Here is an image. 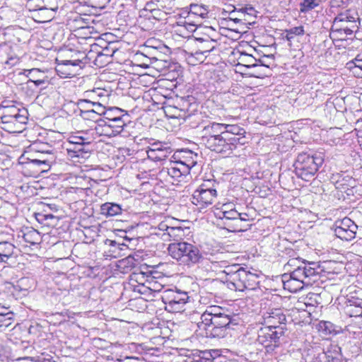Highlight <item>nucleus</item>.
<instances>
[{
  "mask_svg": "<svg viewBox=\"0 0 362 362\" xmlns=\"http://www.w3.org/2000/svg\"><path fill=\"white\" fill-rule=\"evenodd\" d=\"M197 23H200L197 21L189 22L185 20L183 21L178 22L177 25L180 28L179 30L180 32H182V29L183 28L189 33H192L196 30Z\"/></svg>",
  "mask_w": 362,
  "mask_h": 362,
  "instance_id": "obj_43",
  "label": "nucleus"
},
{
  "mask_svg": "<svg viewBox=\"0 0 362 362\" xmlns=\"http://www.w3.org/2000/svg\"><path fill=\"white\" fill-rule=\"evenodd\" d=\"M264 320L267 327L276 329V328H286V317L283 310L279 308L272 309L264 314Z\"/></svg>",
  "mask_w": 362,
  "mask_h": 362,
  "instance_id": "obj_16",
  "label": "nucleus"
},
{
  "mask_svg": "<svg viewBox=\"0 0 362 362\" xmlns=\"http://www.w3.org/2000/svg\"><path fill=\"white\" fill-rule=\"evenodd\" d=\"M27 160V162L23 163L35 165L39 168L40 171L45 172L49 169L52 163L54 160V157L51 156L50 158H46V159L28 158Z\"/></svg>",
  "mask_w": 362,
  "mask_h": 362,
  "instance_id": "obj_27",
  "label": "nucleus"
},
{
  "mask_svg": "<svg viewBox=\"0 0 362 362\" xmlns=\"http://www.w3.org/2000/svg\"><path fill=\"white\" fill-rule=\"evenodd\" d=\"M74 141H78V143H86V144H90L91 141L86 138H84L83 136H73L71 138V140L69 141V146L71 144H74Z\"/></svg>",
  "mask_w": 362,
  "mask_h": 362,
  "instance_id": "obj_54",
  "label": "nucleus"
},
{
  "mask_svg": "<svg viewBox=\"0 0 362 362\" xmlns=\"http://www.w3.org/2000/svg\"><path fill=\"white\" fill-rule=\"evenodd\" d=\"M204 54L196 55L194 53V64L203 62L206 58V56L204 57Z\"/></svg>",
  "mask_w": 362,
  "mask_h": 362,
  "instance_id": "obj_62",
  "label": "nucleus"
},
{
  "mask_svg": "<svg viewBox=\"0 0 362 362\" xmlns=\"http://www.w3.org/2000/svg\"><path fill=\"white\" fill-rule=\"evenodd\" d=\"M93 6L96 8H104L110 2V0H91Z\"/></svg>",
  "mask_w": 362,
  "mask_h": 362,
  "instance_id": "obj_55",
  "label": "nucleus"
},
{
  "mask_svg": "<svg viewBox=\"0 0 362 362\" xmlns=\"http://www.w3.org/2000/svg\"><path fill=\"white\" fill-rule=\"evenodd\" d=\"M16 250V247L9 242H0V257H2L4 262L11 257Z\"/></svg>",
  "mask_w": 362,
  "mask_h": 362,
  "instance_id": "obj_30",
  "label": "nucleus"
},
{
  "mask_svg": "<svg viewBox=\"0 0 362 362\" xmlns=\"http://www.w3.org/2000/svg\"><path fill=\"white\" fill-rule=\"evenodd\" d=\"M240 61L238 66H244L246 68H255L257 67V59L252 54L245 52H241L238 59Z\"/></svg>",
  "mask_w": 362,
  "mask_h": 362,
  "instance_id": "obj_32",
  "label": "nucleus"
},
{
  "mask_svg": "<svg viewBox=\"0 0 362 362\" xmlns=\"http://www.w3.org/2000/svg\"><path fill=\"white\" fill-rule=\"evenodd\" d=\"M304 262L305 261L301 260L299 257L291 258L284 265V269L291 273V269L296 270L298 266L303 265Z\"/></svg>",
  "mask_w": 362,
  "mask_h": 362,
  "instance_id": "obj_45",
  "label": "nucleus"
},
{
  "mask_svg": "<svg viewBox=\"0 0 362 362\" xmlns=\"http://www.w3.org/2000/svg\"><path fill=\"white\" fill-rule=\"evenodd\" d=\"M214 317H210L209 322L198 326L199 328L205 329L211 337L223 338L228 333L227 330L232 322L231 317L226 313H223L222 315Z\"/></svg>",
  "mask_w": 362,
  "mask_h": 362,
  "instance_id": "obj_9",
  "label": "nucleus"
},
{
  "mask_svg": "<svg viewBox=\"0 0 362 362\" xmlns=\"http://www.w3.org/2000/svg\"><path fill=\"white\" fill-rule=\"evenodd\" d=\"M42 327L38 323L35 322L30 325L28 328V333L34 337H40L42 332Z\"/></svg>",
  "mask_w": 362,
  "mask_h": 362,
  "instance_id": "obj_49",
  "label": "nucleus"
},
{
  "mask_svg": "<svg viewBox=\"0 0 362 362\" xmlns=\"http://www.w3.org/2000/svg\"><path fill=\"white\" fill-rule=\"evenodd\" d=\"M36 220L41 224L49 226L52 225L51 222H46L45 214L44 213H36L35 214Z\"/></svg>",
  "mask_w": 362,
  "mask_h": 362,
  "instance_id": "obj_53",
  "label": "nucleus"
},
{
  "mask_svg": "<svg viewBox=\"0 0 362 362\" xmlns=\"http://www.w3.org/2000/svg\"><path fill=\"white\" fill-rule=\"evenodd\" d=\"M323 158L320 154L300 153L294 163L296 175L305 181H310L323 163Z\"/></svg>",
  "mask_w": 362,
  "mask_h": 362,
  "instance_id": "obj_6",
  "label": "nucleus"
},
{
  "mask_svg": "<svg viewBox=\"0 0 362 362\" xmlns=\"http://www.w3.org/2000/svg\"><path fill=\"white\" fill-rule=\"evenodd\" d=\"M168 252L180 265L188 267L202 262L204 259L203 254L197 245L185 241L169 244Z\"/></svg>",
  "mask_w": 362,
  "mask_h": 362,
  "instance_id": "obj_1",
  "label": "nucleus"
},
{
  "mask_svg": "<svg viewBox=\"0 0 362 362\" xmlns=\"http://www.w3.org/2000/svg\"><path fill=\"white\" fill-rule=\"evenodd\" d=\"M286 328L276 329L264 327L258 331L257 341L262 344L267 352H272L281 344L280 339L284 335Z\"/></svg>",
  "mask_w": 362,
  "mask_h": 362,
  "instance_id": "obj_10",
  "label": "nucleus"
},
{
  "mask_svg": "<svg viewBox=\"0 0 362 362\" xmlns=\"http://www.w3.org/2000/svg\"><path fill=\"white\" fill-rule=\"evenodd\" d=\"M90 144L74 141V144H71L66 148L68 156L74 162H80L81 158L86 159L88 158L90 154L88 146Z\"/></svg>",
  "mask_w": 362,
  "mask_h": 362,
  "instance_id": "obj_18",
  "label": "nucleus"
},
{
  "mask_svg": "<svg viewBox=\"0 0 362 362\" xmlns=\"http://www.w3.org/2000/svg\"><path fill=\"white\" fill-rule=\"evenodd\" d=\"M229 16L232 17H239L245 18L244 12L241 11V8L238 10H237L236 8L233 9L229 13Z\"/></svg>",
  "mask_w": 362,
  "mask_h": 362,
  "instance_id": "obj_57",
  "label": "nucleus"
},
{
  "mask_svg": "<svg viewBox=\"0 0 362 362\" xmlns=\"http://www.w3.org/2000/svg\"><path fill=\"white\" fill-rule=\"evenodd\" d=\"M168 146L166 144H163L161 142H157V143H153L151 146V148H149L148 149H156V148H158V149H160V148H163V147H167Z\"/></svg>",
  "mask_w": 362,
  "mask_h": 362,
  "instance_id": "obj_61",
  "label": "nucleus"
},
{
  "mask_svg": "<svg viewBox=\"0 0 362 362\" xmlns=\"http://www.w3.org/2000/svg\"><path fill=\"white\" fill-rule=\"evenodd\" d=\"M165 230L168 235L175 240L181 239L184 236V230L182 227L166 226Z\"/></svg>",
  "mask_w": 362,
  "mask_h": 362,
  "instance_id": "obj_42",
  "label": "nucleus"
},
{
  "mask_svg": "<svg viewBox=\"0 0 362 362\" xmlns=\"http://www.w3.org/2000/svg\"><path fill=\"white\" fill-rule=\"evenodd\" d=\"M155 8H154V4L153 2H148L146 4L145 8L142 12L146 13H151L152 12V11L154 10Z\"/></svg>",
  "mask_w": 362,
  "mask_h": 362,
  "instance_id": "obj_60",
  "label": "nucleus"
},
{
  "mask_svg": "<svg viewBox=\"0 0 362 362\" xmlns=\"http://www.w3.org/2000/svg\"><path fill=\"white\" fill-rule=\"evenodd\" d=\"M148 19L153 18L157 21L163 20L165 16V13L158 8H155L151 13H143Z\"/></svg>",
  "mask_w": 362,
  "mask_h": 362,
  "instance_id": "obj_48",
  "label": "nucleus"
},
{
  "mask_svg": "<svg viewBox=\"0 0 362 362\" xmlns=\"http://www.w3.org/2000/svg\"><path fill=\"white\" fill-rule=\"evenodd\" d=\"M66 107L72 110L73 114L80 116L85 120L99 122L100 117L105 115L106 109L100 103L86 99H80L78 102L67 103Z\"/></svg>",
  "mask_w": 362,
  "mask_h": 362,
  "instance_id": "obj_5",
  "label": "nucleus"
},
{
  "mask_svg": "<svg viewBox=\"0 0 362 362\" xmlns=\"http://www.w3.org/2000/svg\"><path fill=\"white\" fill-rule=\"evenodd\" d=\"M109 243V245L112 246V247H118L119 249L122 250V246H126V245L124 243H117L116 240H106V244Z\"/></svg>",
  "mask_w": 362,
  "mask_h": 362,
  "instance_id": "obj_59",
  "label": "nucleus"
},
{
  "mask_svg": "<svg viewBox=\"0 0 362 362\" xmlns=\"http://www.w3.org/2000/svg\"><path fill=\"white\" fill-rule=\"evenodd\" d=\"M236 142L240 143L238 139L235 140L228 137L227 134H222L218 137L211 139L209 142L206 141L204 145L211 151L222 154L223 156H228L233 153L234 150L238 148Z\"/></svg>",
  "mask_w": 362,
  "mask_h": 362,
  "instance_id": "obj_11",
  "label": "nucleus"
},
{
  "mask_svg": "<svg viewBox=\"0 0 362 362\" xmlns=\"http://www.w3.org/2000/svg\"><path fill=\"white\" fill-rule=\"evenodd\" d=\"M76 57L72 55V59H56L55 70L61 78H71L79 74V71L88 63L90 59H86L84 53L76 52Z\"/></svg>",
  "mask_w": 362,
  "mask_h": 362,
  "instance_id": "obj_7",
  "label": "nucleus"
},
{
  "mask_svg": "<svg viewBox=\"0 0 362 362\" xmlns=\"http://www.w3.org/2000/svg\"><path fill=\"white\" fill-rule=\"evenodd\" d=\"M317 329L325 336L335 335L339 332L336 329V326L329 321H320L317 325Z\"/></svg>",
  "mask_w": 362,
  "mask_h": 362,
  "instance_id": "obj_34",
  "label": "nucleus"
},
{
  "mask_svg": "<svg viewBox=\"0 0 362 362\" xmlns=\"http://www.w3.org/2000/svg\"><path fill=\"white\" fill-rule=\"evenodd\" d=\"M18 62V59L16 57H10L8 58L5 63L8 65L13 66Z\"/></svg>",
  "mask_w": 362,
  "mask_h": 362,
  "instance_id": "obj_63",
  "label": "nucleus"
},
{
  "mask_svg": "<svg viewBox=\"0 0 362 362\" xmlns=\"http://www.w3.org/2000/svg\"><path fill=\"white\" fill-rule=\"evenodd\" d=\"M216 46V41L210 38L209 36H205L204 43L198 45V50L195 52L196 55L204 54L211 52Z\"/></svg>",
  "mask_w": 362,
  "mask_h": 362,
  "instance_id": "obj_33",
  "label": "nucleus"
},
{
  "mask_svg": "<svg viewBox=\"0 0 362 362\" xmlns=\"http://www.w3.org/2000/svg\"><path fill=\"white\" fill-rule=\"evenodd\" d=\"M47 77L46 76L34 80H28V82L33 83L35 86H39L44 84L47 81Z\"/></svg>",
  "mask_w": 362,
  "mask_h": 362,
  "instance_id": "obj_58",
  "label": "nucleus"
},
{
  "mask_svg": "<svg viewBox=\"0 0 362 362\" xmlns=\"http://www.w3.org/2000/svg\"><path fill=\"white\" fill-rule=\"evenodd\" d=\"M20 113H21V109L15 105L2 104L0 107V118L2 123Z\"/></svg>",
  "mask_w": 362,
  "mask_h": 362,
  "instance_id": "obj_24",
  "label": "nucleus"
},
{
  "mask_svg": "<svg viewBox=\"0 0 362 362\" xmlns=\"http://www.w3.org/2000/svg\"><path fill=\"white\" fill-rule=\"evenodd\" d=\"M47 148H49V146H48V144H43L42 145V147H40V148H35L34 149L36 151L41 153L42 154L48 155V156L47 158H50L51 156H54L53 153H52V151L50 150V149H48Z\"/></svg>",
  "mask_w": 362,
  "mask_h": 362,
  "instance_id": "obj_51",
  "label": "nucleus"
},
{
  "mask_svg": "<svg viewBox=\"0 0 362 362\" xmlns=\"http://www.w3.org/2000/svg\"><path fill=\"white\" fill-rule=\"evenodd\" d=\"M227 206L224 205L223 208L216 213V216L221 219L225 227L230 231H242L245 230V226L238 225V216L240 212L236 209H232L227 210Z\"/></svg>",
  "mask_w": 362,
  "mask_h": 362,
  "instance_id": "obj_15",
  "label": "nucleus"
},
{
  "mask_svg": "<svg viewBox=\"0 0 362 362\" xmlns=\"http://www.w3.org/2000/svg\"><path fill=\"white\" fill-rule=\"evenodd\" d=\"M319 0H303L300 4V12L306 13L319 6Z\"/></svg>",
  "mask_w": 362,
  "mask_h": 362,
  "instance_id": "obj_40",
  "label": "nucleus"
},
{
  "mask_svg": "<svg viewBox=\"0 0 362 362\" xmlns=\"http://www.w3.org/2000/svg\"><path fill=\"white\" fill-rule=\"evenodd\" d=\"M187 352L188 362H213L215 358L221 356L220 351L218 349L196 350L195 354L193 351L187 350Z\"/></svg>",
  "mask_w": 362,
  "mask_h": 362,
  "instance_id": "obj_19",
  "label": "nucleus"
},
{
  "mask_svg": "<svg viewBox=\"0 0 362 362\" xmlns=\"http://www.w3.org/2000/svg\"><path fill=\"white\" fill-rule=\"evenodd\" d=\"M122 112L123 110L118 107H112L109 110H106L104 118L110 127L112 132L115 136L120 135L123 137H128L132 136L129 129L131 127L130 124H127L124 121L123 116H118L112 117V115L115 112Z\"/></svg>",
  "mask_w": 362,
  "mask_h": 362,
  "instance_id": "obj_12",
  "label": "nucleus"
},
{
  "mask_svg": "<svg viewBox=\"0 0 362 362\" xmlns=\"http://www.w3.org/2000/svg\"><path fill=\"white\" fill-rule=\"evenodd\" d=\"M188 293L180 289H165L161 292V299L165 309L169 313H182L188 303Z\"/></svg>",
  "mask_w": 362,
  "mask_h": 362,
  "instance_id": "obj_8",
  "label": "nucleus"
},
{
  "mask_svg": "<svg viewBox=\"0 0 362 362\" xmlns=\"http://www.w3.org/2000/svg\"><path fill=\"white\" fill-rule=\"evenodd\" d=\"M146 153L148 158L154 161H160L168 158L172 153V149L170 146H167L160 149H148Z\"/></svg>",
  "mask_w": 362,
  "mask_h": 362,
  "instance_id": "obj_23",
  "label": "nucleus"
},
{
  "mask_svg": "<svg viewBox=\"0 0 362 362\" xmlns=\"http://www.w3.org/2000/svg\"><path fill=\"white\" fill-rule=\"evenodd\" d=\"M346 314L350 317H362V307L353 305H347L346 307Z\"/></svg>",
  "mask_w": 362,
  "mask_h": 362,
  "instance_id": "obj_46",
  "label": "nucleus"
},
{
  "mask_svg": "<svg viewBox=\"0 0 362 362\" xmlns=\"http://www.w3.org/2000/svg\"><path fill=\"white\" fill-rule=\"evenodd\" d=\"M226 272L229 276L228 281L236 291L255 290L258 286L259 275L238 264L228 267Z\"/></svg>",
  "mask_w": 362,
  "mask_h": 362,
  "instance_id": "obj_3",
  "label": "nucleus"
},
{
  "mask_svg": "<svg viewBox=\"0 0 362 362\" xmlns=\"http://www.w3.org/2000/svg\"><path fill=\"white\" fill-rule=\"evenodd\" d=\"M224 124L211 122L205 126L202 131V141L204 144L209 142L214 137H218L223 134Z\"/></svg>",
  "mask_w": 362,
  "mask_h": 362,
  "instance_id": "obj_21",
  "label": "nucleus"
},
{
  "mask_svg": "<svg viewBox=\"0 0 362 362\" xmlns=\"http://www.w3.org/2000/svg\"><path fill=\"white\" fill-rule=\"evenodd\" d=\"M122 209L119 204L106 202L100 206V214L106 217H112L122 214Z\"/></svg>",
  "mask_w": 362,
  "mask_h": 362,
  "instance_id": "obj_25",
  "label": "nucleus"
},
{
  "mask_svg": "<svg viewBox=\"0 0 362 362\" xmlns=\"http://www.w3.org/2000/svg\"><path fill=\"white\" fill-rule=\"evenodd\" d=\"M95 131L97 134L100 136H104L107 137H114L115 136L114 133L112 132L110 127H109L108 123L106 119H101L99 122L95 127Z\"/></svg>",
  "mask_w": 362,
  "mask_h": 362,
  "instance_id": "obj_31",
  "label": "nucleus"
},
{
  "mask_svg": "<svg viewBox=\"0 0 362 362\" xmlns=\"http://www.w3.org/2000/svg\"><path fill=\"white\" fill-rule=\"evenodd\" d=\"M194 165V162L192 160L190 163H186L180 160L170 163V165L164 168L163 172H166L175 180H178L182 176L187 175L189 173L190 168Z\"/></svg>",
  "mask_w": 362,
  "mask_h": 362,
  "instance_id": "obj_17",
  "label": "nucleus"
},
{
  "mask_svg": "<svg viewBox=\"0 0 362 362\" xmlns=\"http://www.w3.org/2000/svg\"><path fill=\"white\" fill-rule=\"evenodd\" d=\"M349 305H353V306L356 305V306L362 307V300L357 298V299H354L352 300H349Z\"/></svg>",
  "mask_w": 362,
  "mask_h": 362,
  "instance_id": "obj_64",
  "label": "nucleus"
},
{
  "mask_svg": "<svg viewBox=\"0 0 362 362\" xmlns=\"http://www.w3.org/2000/svg\"><path fill=\"white\" fill-rule=\"evenodd\" d=\"M135 259L132 256H128L119 261L117 267L122 272L127 273L135 267Z\"/></svg>",
  "mask_w": 362,
  "mask_h": 362,
  "instance_id": "obj_38",
  "label": "nucleus"
},
{
  "mask_svg": "<svg viewBox=\"0 0 362 362\" xmlns=\"http://www.w3.org/2000/svg\"><path fill=\"white\" fill-rule=\"evenodd\" d=\"M349 68L354 69V72L358 76H362V74L358 73L357 69L362 71V52L357 54L354 60L348 63Z\"/></svg>",
  "mask_w": 362,
  "mask_h": 362,
  "instance_id": "obj_41",
  "label": "nucleus"
},
{
  "mask_svg": "<svg viewBox=\"0 0 362 362\" xmlns=\"http://www.w3.org/2000/svg\"><path fill=\"white\" fill-rule=\"evenodd\" d=\"M35 286V281L30 277H22L18 279L16 284L13 285V288L16 291L25 293L30 289H33Z\"/></svg>",
  "mask_w": 362,
  "mask_h": 362,
  "instance_id": "obj_28",
  "label": "nucleus"
},
{
  "mask_svg": "<svg viewBox=\"0 0 362 362\" xmlns=\"http://www.w3.org/2000/svg\"><path fill=\"white\" fill-rule=\"evenodd\" d=\"M13 322L14 313L13 312L0 315V330L3 331L11 327Z\"/></svg>",
  "mask_w": 362,
  "mask_h": 362,
  "instance_id": "obj_39",
  "label": "nucleus"
},
{
  "mask_svg": "<svg viewBox=\"0 0 362 362\" xmlns=\"http://www.w3.org/2000/svg\"><path fill=\"white\" fill-rule=\"evenodd\" d=\"M209 180L202 184L193 193L192 202L200 207H206L214 202L217 196L216 189Z\"/></svg>",
  "mask_w": 362,
  "mask_h": 362,
  "instance_id": "obj_13",
  "label": "nucleus"
},
{
  "mask_svg": "<svg viewBox=\"0 0 362 362\" xmlns=\"http://www.w3.org/2000/svg\"><path fill=\"white\" fill-rule=\"evenodd\" d=\"M358 226L349 218L337 220L334 224L335 235L342 240L351 241L356 238Z\"/></svg>",
  "mask_w": 362,
  "mask_h": 362,
  "instance_id": "obj_14",
  "label": "nucleus"
},
{
  "mask_svg": "<svg viewBox=\"0 0 362 362\" xmlns=\"http://www.w3.org/2000/svg\"><path fill=\"white\" fill-rule=\"evenodd\" d=\"M208 13V9L206 7L198 4H192L187 18H190L192 16H194V17L205 18L207 17Z\"/></svg>",
  "mask_w": 362,
  "mask_h": 362,
  "instance_id": "obj_36",
  "label": "nucleus"
},
{
  "mask_svg": "<svg viewBox=\"0 0 362 362\" xmlns=\"http://www.w3.org/2000/svg\"><path fill=\"white\" fill-rule=\"evenodd\" d=\"M23 238L26 243L33 245L40 243L42 240L40 233L33 228H25Z\"/></svg>",
  "mask_w": 362,
  "mask_h": 362,
  "instance_id": "obj_29",
  "label": "nucleus"
},
{
  "mask_svg": "<svg viewBox=\"0 0 362 362\" xmlns=\"http://www.w3.org/2000/svg\"><path fill=\"white\" fill-rule=\"evenodd\" d=\"M358 15L354 11L346 10L340 13L333 21L332 33L340 40H344L358 30Z\"/></svg>",
  "mask_w": 362,
  "mask_h": 362,
  "instance_id": "obj_4",
  "label": "nucleus"
},
{
  "mask_svg": "<svg viewBox=\"0 0 362 362\" xmlns=\"http://www.w3.org/2000/svg\"><path fill=\"white\" fill-rule=\"evenodd\" d=\"M223 313H226V310L221 307L216 305L208 307L205 312L201 315V322H199L198 325L209 322L210 317L214 318V316L222 315Z\"/></svg>",
  "mask_w": 362,
  "mask_h": 362,
  "instance_id": "obj_26",
  "label": "nucleus"
},
{
  "mask_svg": "<svg viewBox=\"0 0 362 362\" xmlns=\"http://www.w3.org/2000/svg\"><path fill=\"white\" fill-rule=\"evenodd\" d=\"M28 77L29 80H34L45 76V72L38 69H32L28 70Z\"/></svg>",
  "mask_w": 362,
  "mask_h": 362,
  "instance_id": "obj_50",
  "label": "nucleus"
},
{
  "mask_svg": "<svg viewBox=\"0 0 362 362\" xmlns=\"http://www.w3.org/2000/svg\"><path fill=\"white\" fill-rule=\"evenodd\" d=\"M238 221H240L238 225L245 226L244 229L246 230L247 225L245 223L250 220L249 215L246 213H240V216H238Z\"/></svg>",
  "mask_w": 362,
  "mask_h": 362,
  "instance_id": "obj_52",
  "label": "nucleus"
},
{
  "mask_svg": "<svg viewBox=\"0 0 362 362\" xmlns=\"http://www.w3.org/2000/svg\"><path fill=\"white\" fill-rule=\"evenodd\" d=\"M341 351V348L338 345H329L323 354L325 355L327 362H335L338 360Z\"/></svg>",
  "mask_w": 362,
  "mask_h": 362,
  "instance_id": "obj_37",
  "label": "nucleus"
},
{
  "mask_svg": "<svg viewBox=\"0 0 362 362\" xmlns=\"http://www.w3.org/2000/svg\"><path fill=\"white\" fill-rule=\"evenodd\" d=\"M286 37L287 40L291 41L294 38L295 36L302 35L304 34V29L303 26H298L291 28L289 30H286Z\"/></svg>",
  "mask_w": 362,
  "mask_h": 362,
  "instance_id": "obj_44",
  "label": "nucleus"
},
{
  "mask_svg": "<svg viewBox=\"0 0 362 362\" xmlns=\"http://www.w3.org/2000/svg\"><path fill=\"white\" fill-rule=\"evenodd\" d=\"M28 110L25 108H21V113L12 117L3 124H7V127L11 129V131L17 132L21 127V125L27 123L28 121Z\"/></svg>",
  "mask_w": 362,
  "mask_h": 362,
  "instance_id": "obj_22",
  "label": "nucleus"
},
{
  "mask_svg": "<svg viewBox=\"0 0 362 362\" xmlns=\"http://www.w3.org/2000/svg\"><path fill=\"white\" fill-rule=\"evenodd\" d=\"M223 134H227L228 137L238 139L240 143L236 142L238 147L243 146L247 142L245 137L246 131L243 127L237 124H224Z\"/></svg>",
  "mask_w": 362,
  "mask_h": 362,
  "instance_id": "obj_20",
  "label": "nucleus"
},
{
  "mask_svg": "<svg viewBox=\"0 0 362 362\" xmlns=\"http://www.w3.org/2000/svg\"><path fill=\"white\" fill-rule=\"evenodd\" d=\"M154 276H152V272H133L131 275V279L136 281L139 284H145V283H151Z\"/></svg>",
  "mask_w": 362,
  "mask_h": 362,
  "instance_id": "obj_35",
  "label": "nucleus"
},
{
  "mask_svg": "<svg viewBox=\"0 0 362 362\" xmlns=\"http://www.w3.org/2000/svg\"><path fill=\"white\" fill-rule=\"evenodd\" d=\"M316 263L305 262L303 265L298 266L296 270H292L289 274H284L282 276L284 288L291 292H296L299 287L292 288L293 283L308 285L311 281H315L319 272L315 267Z\"/></svg>",
  "mask_w": 362,
  "mask_h": 362,
  "instance_id": "obj_2",
  "label": "nucleus"
},
{
  "mask_svg": "<svg viewBox=\"0 0 362 362\" xmlns=\"http://www.w3.org/2000/svg\"><path fill=\"white\" fill-rule=\"evenodd\" d=\"M182 155L183 158H186V160H183L186 163L194 162V165L197 163L195 158L197 157V154L188 149H182L179 152Z\"/></svg>",
  "mask_w": 362,
  "mask_h": 362,
  "instance_id": "obj_47",
  "label": "nucleus"
},
{
  "mask_svg": "<svg viewBox=\"0 0 362 362\" xmlns=\"http://www.w3.org/2000/svg\"><path fill=\"white\" fill-rule=\"evenodd\" d=\"M115 52L114 49L110 50L108 47H105L101 52H98V57H101L103 56L110 57H111Z\"/></svg>",
  "mask_w": 362,
  "mask_h": 362,
  "instance_id": "obj_56",
  "label": "nucleus"
}]
</instances>
